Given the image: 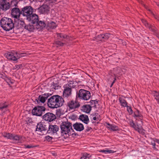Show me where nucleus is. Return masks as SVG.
<instances>
[{
  "label": "nucleus",
  "instance_id": "a878e982",
  "mask_svg": "<svg viewBox=\"0 0 159 159\" xmlns=\"http://www.w3.org/2000/svg\"><path fill=\"white\" fill-rule=\"evenodd\" d=\"M79 118L80 120L86 124H87L89 122L88 117L86 115H81L80 116Z\"/></svg>",
  "mask_w": 159,
  "mask_h": 159
},
{
  "label": "nucleus",
  "instance_id": "09e8293b",
  "mask_svg": "<svg viewBox=\"0 0 159 159\" xmlns=\"http://www.w3.org/2000/svg\"><path fill=\"white\" fill-rule=\"evenodd\" d=\"M46 2L47 3H53V2H52V1L51 0H45Z\"/></svg>",
  "mask_w": 159,
  "mask_h": 159
},
{
  "label": "nucleus",
  "instance_id": "423d86ee",
  "mask_svg": "<svg viewBox=\"0 0 159 159\" xmlns=\"http://www.w3.org/2000/svg\"><path fill=\"white\" fill-rule=\"evenodd\" d=\"M45 111V108L43 106H38L35 107L32 110L33 115L38 116H41Z\"/></svg>",
  "mask_w": 159,
  "mask_h": 159
},
{
  "label": "nucleus",
  "instance_id": "5fc2aeb1",
  "mask_svg": "<svg viewBox=\"0 0 159 159\" xmlns=\"http://www.w3.org/2000/svg\"><path fill=\"white\" fill-rule=\"evenodd\" d=\"M143 5L144 6V7L145 8H146L147 9V7L145 5H144V4H143Z\"/></svg>",
  "mask_w": 159,
  "mask_h": 159
},
{
  "label": "nucleus",
  "instance_id": "13d9d810",
  "mask_svg": "<svg viewBox=\"0 0 159 159\" xmlns=\"http://www.w3.org/2000/svg\"><path fill=\"white\" fill-rule=\"evenodd\" d=\"M74 134H75V135H76V134H75V133H74Z\"/></svg>",
  "mask_w": 159,
  "mask_h": 159
},
{
  "label": "nucleus",
  "instance_id": "20e7f679",
  "mask_svg": "<svg viewBox=\"0 0 159 159\" xmlns=\"http://www.w3.org/2000/svg\"><path fill=\"white\" fill-rule=\"evenodd\" d=\"M26 54L25 53L17 52L14 51L13 52H9L6 53L5 54V55L7 59L16 61L21 57L25 56Z\"/></svg>",
  "mask_w": 159,
  "mask_h": 159
},
{
  "label": "nucleus",
  "instance_id": "393cba45",
  "mask_svg": "<svg viewBox=\"0 0 159 159\" xmlns=\"http://www.w3.org/2000/svg\"><path fill=\"white\" fill-rule=\"evenodd\" d=\"M81 110L83 112L88 113L91 110V107L89 105H85L82 107Z\"/></svg>",
  "mask_w": 159,
  "mask_h": 159
},
{
  "label": "nucleus",
  "instance_id": "c756f323",
  "mask_svg": "<svg viewBox=\"0 0 159 159\" xmlns=\"http://www.w3.org/2000/svg\"><path fill=\"white\" fill-rule=\"evenodd\" d=\"M58 39H68V36L67 35L63 34H57Z\"/></svg>",
  "mask_w": 159,
  "mask_h": 159
},
{
  "label": "nucleus",
  "instance_id": "0eeeda50",
  "mask_svg": "<svg viewBox=\"0 0 159 159\" xmlns=\"http://www.w3.org/2000/svg\"><path fill=\"white\" fill-rule=\"evenodd\" d=\"M33 9L31 6H26L22 8L21 14L26 17V19L32 14Z\"/></svg>",
  "mask_w": 159,
  "mask_h": 159
},
{
  "label": "nucleus",
  "instance_id": "c85d7f7f",
  "mask_svg": "<svg viewBox=\"0 0 159 159\" xmlns=\"http://www.w3.org/2000/svg\"><path fill=\"white\" fill-rule=\"evenodd\" d=\"M107 125H108L107 126L108 128L110 129L113 131H116L118 130V128L117 126L112 125H110L109 123H107Z\"/></svg>",
  "mask_w": 159,
  "mask_h": 159
},
{
  "label": "nucleus",
  "instance_id": "864d4df0",
  "mask_svg": "<svg viewBox=\"0 0 159 159\" xmlns=\"http://www.w3.org/2000/svg\"><path fill=\"white\" fill-rule=\"evenodd\" d=\"M156 142H157L158 144H159V140L158 139H156Z\"/></svg>",
  "mask_w": 159,
  "mask_h": 159
},
{
  "label": "nucleus",
  "instance_id": "8fccbe9b",
  "mask_svg": "<svg viewBox=\"0 0 159 159\" xmlns=\"http://www.w3.org/2000/svg\"><path fill=\"white\" fill-rule=\"evenodd\" d=\"M114 79L113 81L111 83V85L110 86V87H111L113 85V84H114V83L115 82V80H116V78L115 77H114Z\"/></svg>",
  "mask_w": 159,
  "mask_h": 159
},
{
  "label": "nucleus",
  "instance_id": "f257e3e1",
  "mask_svg": "<svg viewBox=\"0 0 159 159\" xmlns=\"http://www.w3.org/2000/svg\"><path fill=\"white\" fill-rule=\"evenodd\" d=\"M64 103V100L61 96L54 95L48 99V106L51 108H57L62 106Z\"/></svg>",
  "mask_w": 159,
  "mask_h": 159
},
{
  "label": "nucleus",
  "instance_id": "7c9ffc66",
  "mask_svg": "<svg viewBox=\"0 0 159 159\" xmlns=\"http://www.w3.org/2000/svg\"><path fill=\"white\" fill-rule=\"evenodd\" d=\"M50 87L51 89H58L59 87V84L57 83L53 82H52L50 84Z\"/></svg>",
  "mask_w": 159,
  "mask_h": 159
},
{
  "label": "nucleus",
  "instance_id": "4c0bfd02",
  "mask_svg": "<svg viewBox=\"0 0 159 159\" xmlns=\"http://www.w3.org/2000/svg\"><path fill=\"white\" fill-rule=\"evenodd\" d=\"M155 99L157 101L158 103L159 104V92H156L154 94Z\"/></svg>",
  "mask_w": 159,
  "mask_h": 159
},
{
  "label": "nucleus",
  "instance_id": "49530a36",
  "mask_svg": "<svg viewBox=\"0 0 159 159\" xmlns=\"http://www.w3.org/2000/svg\"><path fill=\"white\" fill-rule=\"evenodd\" d=\"M52 138L49 136H47L45 137V139L48 141H50L52 139Z\"/></svg>",
  "mask_w": 159,
  "mask_h": 159
},
{
  "label": "nucleus",
  "instance_id": "de8ad7c7",
  "mask_svg": "<svg viewBox=\"0 0 159 159\" xmlns=\"http://www.w3.org/2000/svg\"><path fill=\"white\" fill-rule=\"evenodd\" d=\"M25 147V148H33L34 147V146L31 145H24Z\"/></svg>",
  "mask_w": 159,
  "mask_h": 159
},
{
  "label": "nucleus",
  "instance_id": "a19ab883",
  "mask_svg": "<svg viewBox=\"0 0 159 159\" xmlns=\"http://www.w3.org/2000/svg\"><path fill=\"white\" fill-rule=\"evenodd\" d=\"M134 117H141V115L139 114V111L137 110L136 111H135L134 112Z\"/></svg>",
  "mask_w": 159,
  "mask_h": 159
},
{
  "label": "nucleus",
  "instance_id": "e433bc0d",
  "mask_svg": "<svg viewBox=\"0 0 159 159\" xmlns=\"http://www.w3.org/2000/svg\"><path fill=\"white\" fill-rule=\"evenodd\" d=\"M69 87V88L71 89L74 88L75 86L74 85V82L72 81L69 82L68 84L65 85Z\"/></svg>",
  "mask_w": 159,
  "mask_h": 159
},
{
  "label": "nucleus",
  "instance_id": "6ab92c4d",
  "mask_svg": "<svg viewBox=\"0 0 159 159\" xmlns=\"http://www.w3.org/2000/svg\"><path fill=\"white\" fill-rule=\"evenodd\" d=\"M48 127L46 125H45L43 122H40L38 123L37 125L36 130L42 132L43 131L47 130Z\"/></svg>",
  "mask_w": 159,
  "mask_h": 159
},
{
  "label": "nucleus",
  "instance_id": "79ce46f5",
  "mask_svg": "<svg viewBox=\"0 0 159 159\" xmlns=\"http://www.w3.org/2000/svg\"><path fill=\"white\" fill-rule=\"evenodd\" d=\"M148 10L149 11V12L156 19H157L158 20H159L158 19H159V17H158V16L155 15L150 9H148Z\"/></svg>",
  "mask_w": 159,
  "mask_h": 159
},
{
  "label": "nucleus",
  "instance_id": "72a5a7b5",
  "mask_svg": "<svg viewBox=\"0 0 159 159\" xmlns=\"http://www.w3.org/2000/svg\"><path fill=\"white\" fill-rule=\"evenodd\" d=\"M3 136L8 139H12V134L9 133H4L3 134Z\"/></svg>",
  "mask_w": 159,
  "mask_h": 159
},
{
  "label": "nucleus",
  "instance_id": "39448f33",
  "mask_svg": "<svg viewBox=\"0 0 159 159\" xmlns=\"http://www.w3.org/2000/svg\"><path fill=\"white\" fill-rule=\"evenodd\" d=\"M78 97L84 100H89L91 97V93L89 91L83 89H80L77 94Z\"/></svg>",
  "mask_w": 159,
  "mask_h": 159
},
{
  "label": "nucleus",
  "instance_id": "b1692460",
  "mask_svg": "<svg viewBox=\"0 0 159 159\" xmlns=\"http://www.w3.org/2000/svg\"><path fill=\"white\" fill-rule=\"evenodd\" d=\"M47 25L46 21L45 22L42 21H38L37 23L36 24V28L37 29H42L45 26Z\"/></svg>",
  "mask_w": 159,
  "mask_h": 159
},
{
  "label": "nucleus",
  "instance_id": "ddd939ff",
  "mask_svg": "<svg viewBox=\"0 0 159 159\" xmlns=\"http://www.w3.org/2000/svg\"><path fill=\"white\" fill-rule=\"evenodd\" d=\"M110 36V34L109 33H106L104 34H100L98 36H96L93 39V40L94 41H103L102 39H104L105 40L107 39Z\"/></svg>",
  "mask_w": 159,
  "mask_h": 159
},
{
  "label": "nucleus",
  "instance_id": "aec40b11",
  "mask_svg": "<svg viewBox=\"0 0 159 159\" xmlns=\"http://www.w3.org/2000/svg\"><path fill=\"white\" fill-rule=\"evenodd\" d=\"M22 24L23 27L25 30H27L30 32H33L35 29L34 26L31 24H29L28 25H25L24 22H22Z\"/></svg>",
  "mask_w": 159,
  "mask_h": 159
},
{
  "label": "nucleus",
  "instance_id": "f704fd0d",
  "mask_svg": "<svg viewBox=\"0 0 159 159\" xmlns=\"http://www.w3.org/2000/svg\"><path fill=\"white\" fill-rule=\"evenodd\" d=\"M90 157L89 154L84 153L82 155L80 159H89Z\"/></svg>",
  "mask_w": 159,
  "mask_h": 159
},
{
  "label": "nucleus",
  "instance_id": "603ef678",
  "mask_svg": "<svg viewBox=\"0 0 159 159\" xmlns=\"http://www.w3.org/2000/svg\"><path fill=\"white\" fill-rule=\"evenodd\" d=\"M91 129V128L90 127V128H89V127H88V128H87V129H86V131L88 132V131H89L90 130V129Z\"/></svg>",
  "mask_w": 159,
  "mask_h": 159
},
{
  "label": "nucleus",
  "instance_id": "3c124183",
  "mask_svg": "<svg viewBox=\"0 0 159 159\" xmlns=\"http://www.w3.org/2000/svg\"><path fill=\"white\" fill-rule=\"evenodd\" d=\"M152 145L153 146V148H154L155 149H156V148H155V146H156V144L155 143H152Z\"/></svg>",
  "mask_w": 159,
  "mask_h": 159
},
{
  "label": "nucleus",
  "instance_id": "6e6d98bb",
  "mask_svg": "<svg viewBox=\"0 0 159 159\" xmlns=\"http://www.w3.org/2000/svg\"><path fill=\"white\" fill-rule=\"evenodd\" d=\"M138 1L140 3H141V4H142V1H140V0H138Z\"/></svg>",
  "mask_w": 159,
  "mask_h": 159
},
{
  "label": "nucleus",
  "instance_id": "f3484780",
  "mask_svg": "<svg viewBox=\"0 0 159 159\" xmlns=\"http://www.w3.org/2000/svg\"><path fill=\"white\" fill-rule=\"evenodd\" d=\"M64 91L63 92V96L65 97H68L71 94L72 89L64 85L63 86Z\"/></svg>",
  "mask_w": 159,
  "mask_h": 159
},
{
  "label": "nucleus",
  "instance_id": "9d476101",
  "mask_svg": "<svg viewBox=\"0 0 159 159\" xmlns=\"http://www.w3.org/2000/svg\"><path fill=\"white\" fill-rule=\"evenodd\" d=\"M51 94L49 93H45L42 95H39L38 98V99H36L35 102H37L39 104L40 102L44 103L46 101V100L50 96Z\"/></svg>",
  "mask_w": 159,
  "mask_h": 159
},
{
  "label": "nucleus",
  "instance_id": "4468645a",
  "mask_svg": "<svg viewBox=\"0 0 159 159\" xmlns=\"http://www.w3.org/2000/svg\"><path fill=\"white\" fill-rule=\"evenodd\" d=\"M0 8L3 10L6 11L10 8L9 2L6 0H2L0 1Z\"/></svg>",
  "mask_w": 159,
  "mask_h": 159
},
{
  "label": "nucleus",
  "instance_id": "9b49d317",
  "mask_svg": "<svg viewBox=\"0 0 159 159\" xmlns=\"http://www.w3.org/2000/svg\"><path fill=\"white\" fill-rule=\"evenodd\" d=\"M141 20L143 23L146 27L148 28L151 31L153 32L155 35H158V31H157V29L154 26L151 25L149 24V23H148L147 21L144 20L142 19Z\"/></svg>",
  "mask_w": 159,
  "mask_h": 159
},
{
  "label": "nucleus",
  "instance_id": "6e6552de",
  "mask_svg": "<svg viewBox=\"0 0 159 159\" xmlns=\"http://www.w3.org/2000/svg\"><path fill=\"white\" fill-rule=\"evenodd\" d=\"M67 106L69 110H74L79 108L80 106V104L77 101L71 100L68 102Z\"/></svg>",
  "mask_w": 159,
  "mask_h": 159
},
{
  "label": "nucleus",
  "instance_id": "58836bf2",
  "mask_svg": "<svg viewBox=\"0 0 159 159\" xmlns=\"http://www.w3.org/2000/svg\"><path fill=\"white\" fill-rule=\"evenodd\" d=\"M55 44L57 45V47H59L60 46H63L64 45V43H61L59 41H57L55 42Z\"/></svg>",
  "mask_w": 159,
  "mask_h": 159
},
{
  "label": "nucleus",
  "instance_id": "412c9836",
  "mask_svg": "<svg viewBox=\"0 0 159 159\" xmlns=\"http://www.w3.org/2000/svg\"><path fill=\"white\" fill-rule=\"evenodd\" d=\"M46 22L47 28H48V29H54L57 26L56 23L48 19H46Z\"/></svg>",
  "mask_w": 159,
  "mask_h": 159
},
{
  "label": "nucleus",
  "instance_id": "cd10ccee",
  "mask_svg": "<svg viewBox=\"0 0 159 159\" xmlns=\"http://www.w3.org/2000/svg\"><path fill=\"white\" fill-rule=\"evenodd\" d=\"M22 137L20 136L17 135H14L12 134V139H11L15 140L16 141H18V142H21Z\"/></svg>",
  "mask_w": 159,
  "mask_h": 159
},
{
  "label": "nucleus",
  "instance_id": "f03ea898",
  "mask_svg": "<svg viewBox=\"0 0 159 159\" xmlns=\"http://www.w3.org/2000/svg\"><path fill=\"white\" fill-rule=\"evenodd\" d=\"M60 127L61 135H65L66 137H69L71 134V133L73 131L72 123L68 121L62 122Z\"/></svg>",
  "mask_w": 159,
  "mask_h": 159
},
{
  "label": "nucleus",
  "instance_id": "473e14b6",
  "mask_svg": "<svg viewBox=\"0 0 159 159\" xmlns=\"http://www.w3.org/2000/svg\"><path fill=\"white\" fill-rule=\"evenodd\" d=\"M5 80L9 85H10L11 84H13L14 82L13 80H12L11 78H9L7 77L5 79Z\"/></svg>",
  "mask_w": 159,
  "mask_h": 159
},
{
  "label": "nucleus",
  "instance_id": "4be33fe9",
  "mask_svg": "<svg viewBox=\"0 0 159 159\" xmlns=\"http://www.w3.org/2000/svg\"><path fill=\"white\" fill-rule=\"evenodd\" d=\"M129 125L131 127L134 128L135 130L138 131L139 133H141L143 132V130L141 129V127L135 124L133 121L129 122Z\"/></svg>",
  "mask_w": 159,
  "mask_h": 159
},
{
  "label": "nucleus",
  "instance_id": "4d7b16f0",
  "mask_svg": "<svg viewBox=\"0 0 159 159\" xmlns=\"http://www.w3.org/2000/svg\"><path fill=\"white\" fill-rule=\"evenodd\" d=\"M92 101L94 102H95V101H94V100H92Z\"/></svg>",
  "mask_w": 159,
  "mask_h": 159
},
{
  "label": "nucleus",
  "instance_id": "37998d69",
  "mask_svg": "<svg viewBox=\"0 0 159 159\" xmlns=\"http://www.w3.org/2000/svg\"><path fill=\"white\" fill-rule=\"evenodd\" d=\"M22 66L21 65H16L15 66L13 67V69L14 70H18L20 69Z\"/></svg>",
  "mask_w": 159,
  "mask_h": 159
},
{
  "label": "nucleus",
  "instance_id": "ea45409f",
  "mask_svg": "<svg viewBox=\"0 0 159 159\" xmlns=\"http://www.w3.org/2000/svg\"><path fill=\"white\" fill-rule=\"evenodd\" d=\"M8 106L7 105H6L5 103H0V110H2L5 108H7Z\"/></svg>",
  "mask_w": 159,
  "mask_h": 159
},
{
  "label": "nucleus",
  "instance_id": "5701e85b",
  "mask_svg": "<svg viewBox=\"0 0 159 159\" xmlns=\"http://www.w3.org/2000/svg\"><path fill=\"white\" fill-rule=\"evenodd\" d=\"M73 127L77 131H81L84 129V125L81 123H76L73 125Z\"/></svg>",
  "mask_w": 159,
  "mask_h": 159
},
{
  "label": "nucleus",
  "instance_id": "a18cd8bd",
  "mask_svg": "<svg viewBox=\"0 0 159 159\" xmlns=\"http://www.w3.org/2000/svg\"><path fill=\"white\" fill-rule=\"evenodd\" d=\"M6 77H7L6 76V75L4 73L2 72H0V78H2L5 80Z\"/></svg>",
  "mask_w": 159,
  "mask_h": 159
},
{
  "label": "nucleus",
  "instance_id": "a211bd4d",
  "mask_svg": "<svg viewBox=\"0 0 159 159\" xmlns=\"http://www.w3.org/2000/svg\"><path fill=\"white\" fill-rule=\"evenodd\" d=\"M27 20L31 21V23L33 24H36L39 20V17L37 15L35 14H32L29 17L27 18Z\"/></svg>",
  "mask_w": 159,
  "mask_h": 159
},
{
  "label": "nucleus",
  "instance_id": "2f4dec72",
  "mask_svg": "<svg viewBox=\"0 0 159 159\" xmlns=\"http://www.w3.org/2000/svg\"><path fill=\"white\" fill-rule=\"evenodd\" d=\"M99 116V114L97 113H93L91 115V118H93V120H96L98 119V117Z\"/></svg>",
  "mask_w": 159,
  "mask_h": 159
},
{
  "label": "nucleus",
  "instance_id": "dca6fc26",
  "mask_svg": "<svg viewBox=\"0 0 159 159\" xmlns=\"http://www.w3.org/2000/svg\"><path fill=\"white\" fill-rule=\"evenodd\" d=\"M21 14L19 8L15 7L13 8L11 11V15L15 18H19Z\"/></svg>",
  "mask_w": 159,
  "mask_h": 159
},
{
  "label": "nucleus",
  "instance_id": "bb28decb",
  "mask_svg": "<svg viewBox=\"0 0 159 159\" xmlns=\"http://www.w3.org/2000/svg\"><path fill=\"white\" fill-rule=\"evenodd\" d=\"M119 101L121 106L124 107H127V103L125 100L121 97H119Z\"/></svg>",
  "mask_w": 159,
  "mask_h": 159
},
{
  "label": "nucleus",
  "instance_id": "f8f14e48",
  "mask_svg": "<svg viewBox=\"0 0 159 159\" xmlns=\"http://www.w3.org/2000/svg\"><path fill=\"white\" fill-rule=\"evenodd\" d=\"M59 129V127L57 125H49L47 132L48 134H54L57 133Z\"/></svg>",
  "mask_w": 159,
  "mask_h": 159
},
{
  "label": "nucleus",
  "instance_id": "c03bdc74",
  "mask_svg": "<svg viewBox=\"0 0 159 159\" xmlns=\"http://www.w3.org/2000/svg\"><path fill=\"white\" fill-rule=\"evenodd\" d=\"M127 108V111L130 114H132L133 113V111L132 109V108L130 107L127 106V107H126Z\"/></svg>",
  "mask_w": 159,
  "mask_h": 159
},
{
  "label": "nucleus",
  "instance_id": "c9c22d12",
  "mask_svg": "<svg viewBox=\"0 0 159 159\" xmlns=\"http://www.w3.org/2000/svg\"><path fill=\"white\" fill-rule=\"evenodd\" d=\"M100 152H103L105 154L113 153L115 152L112 150H101L99 151Z\"/></svg>",
  "mask_w": 159,
  "mask_h": 159
},
{
  "label": "nucleus",
  "instance_id": "2eb2a0df",
  "mask_svg": "<svg viewBox=\"0 0 159 159\" xmlns=\"http://www.w3.org/2000/svg\"><path fill=\"white\" fill-rule=\"evenodd\" d=\"M39 12L40 14H47L49 11V8L48 6L46 4H43L38 9Z\"/></svg>",
  "mask_w": 159,
  "mask_h": 159
},
{
  "label": "nucleus",
  "instance_id": "1a4fd4ad",
  "mask_svg": "<svg viewBox=\"0 0 159 159\" xmlns=\"http://www.w3.org/2000/svg\"><path fill=\"white\" fill-rule=\"evenodd\" d=\"M56 118V116L54 114L50 112L46 113L43 116V118L44 120L50 122L54 120Z\"/></svg>",
  "mask_w": 159,
  "mask_h": 159
},
{
  "label": "nucleus",
  "instance_id": "7ed1b4c3",
  "mask_svg": "<svg viewBox=\"0 0 159 159\" xmlns=\"http://www.w3.org/2000/svg\"><path fill=\"white\" fill-rule=\"evenodd\" d=\"M0 25L3 29L6 31H9L14 27L13 20L7 17H4L1 20Z\"/></svg>",
  "mask_w": 159,
  "mask_h": 159
}]
</instances>
